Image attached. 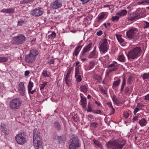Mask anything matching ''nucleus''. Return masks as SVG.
Here are the masks:
<instances>
[{"instance_id": "nucleus-24", "label": "nucleus", "mask_w": 149, "mask_h": 149, "mask_svg": "<svg viewBox=\"0 0 149 149\" xmlns=\"http://www.w3.org/2000/svg\"><path fill=\"white\" fill-rule=\"evenodd\" d=\"M64 81H65L67 86H69L71 85L72 79L70 77H65L64 79Z\"/></svg>"}, {"instance_id": "nucleus-8", "label": "nucleus", "mask_w": 149, "mask_h": 149, "mask_svg": "<svg viewBox=\"0 0 149 149\" xmlns=\"http://www.w3.org/2000/svg\"><path fill=\"white\" fill-rule=\"evenodd\" d=\"M141 49L139 47H136L129 52L127 56L128 58L135 59L137 58L140 53Z\"/></svg>"}, {"instance_id": "nucleus-16", "label": "nucleus", "mask_w": 149, "mask_h": 149, "mask_svg": "<svg viewBox=\"0 0 149 149\" xmlns=\"http://www.w3.org/2000/svg\"><path fill=\"white\" fill-rule=\"evenodd\" d=\"M0 12L6 13H14V9L12 8L7 9H3L0 11Z\"/></svg>"}, {"instance_id": "nucleus-28", "label": "nucleus", "mask_w": 149, "mask_h": 149, "mask_svg": "<svg viewBox=\"0 0 149 149\" xmlns=\"http://www.w3.org/2000/svg\"><path fill=\"white\" fill-rule=\"evenodd\" d=\"M125 79L124 77H123V81L121 85V88L120 89V92H122L123 91L125 86Z\"/></svg>"}, {"instance_id": "nucleus-37", "label": "nucleus", "mask_w": 149, "mask_h": 149, "mask_svg": "<svg viewBox=\"0 0 149 149\" xmlns=\"http://www.w3.org/2000/svg\"><path fill=\"white\" fill-rule=\"evenodd\" d=\"M93 110H92V105L91 104L89 103L88 105V109L87 111L88 112H93Z\"/></svg>"}, {"instance_id": "nucleus-50", "label": "nucleus", "mask_w": 149, "mask_h": 149, "mask_svg": "<svg viewBox=\"0 0 149 149\" xmlns=\"http://www.w3.org/2000/svg\"><path fill=\"white\" fill-rule=\"evenodd\" d=\"M100 91H102V92L105 94H106L107 93V90H106L105 89L103 88L102 87H100Z\"/></svg>"}, {"instance_id": "nucleus-4", "label": "nucleus", "mask_w": 149, "mask_h": 149, "mask_svg": "<svg viewBox=\"0 0 149 149\" xmlns=\"http://www.w3.org/2000/svg\"><path fill=\"white\" fill-rule=\"evenodd\" d=\"M22 101L19 98H15L9 102V107L11 109L17 110L19 109L22 105Z\"/></svg>"}, {"instance_id": "nucleus-39", "label": "nucleus", "mask_w": 149, "mask_h": 149, "mask_svg": "<svg viewBox=\"0 0 149 149\" xmlns=\"http://www.w3.org/2000/svg\"><path fill=\"white\" fill-rule=\"evenodd\" d=\"M47 82H43L42 84H41L40 85V90H42L44 89L45 86L47 85Z\"/></svg>"}, {"instance_id": "nucleus-61", "label": "nucleus", "mask_w": 149, "mask_h": 149, "mask_svg": "<svg viewBox=\"0 0 149 149\" xmlns=\"http://www.w3.org/2000/svg\"><path fill=\"white\" fill-rule=\"evenodd\" d=\"M30 73V72L29 71L26 70L25 71L24 73V75L25 76H26L29 75Z\"/></svg>"}, {"instance_id": "nucleus-32", "label": "nucleus", "mask_w": 149, "mask_h": 149, "mask_svg": "<svg viewBox=\"0 0 149 149\" xmlns=\"http://www.w3.org/2000/svg\"><path fill=\"white\" fill-rule=\"evenodd\" d=\"M81 91L84 93H86L87 91V88L86 86L83 85L81 86L80 88Z\"/></svg>"}, {"instance_id": "nucleus-27", "label": "nucleus", "mask_w": 149, "mask_h": 149, "mask_svg": "<svg viewBox=\"0 0 149 149\" xmlns=\"http://www.w3.org/2000/svg\"><path fill=\"white\" fill-rule=\"evenodd\" d=\"M128 19L129 21H135L138 19L137 18V16L136 15H135L134 16H130L128 17Z\"/></svg>"}, {"instance_id": "nucleus-21", "label": "nucleus", "mask_w": 149, "mask_h": 149, "mask_svg": "<svg viewBox=\"0 0 149 149\" xmlns=\"http://www.w3.org/2000/svg\"><path fill=\"white\" fill-rule=\"evenodd\" d=\"M139 123L141 127H143L146 125L148 122L145 118H143L140 120Z\"/></svg>"}, {"instance_id": "nucleus-11", "label": "nucleus", "mask_w": 149, "mask_h": 149, "mask_svg": "<svg viewBox=\"0 0 149 149\" xmlns=\"http://www.w3.org/2000/svg\"><path fill=\"white\" fill-rule=\"evenodd\" d=\"M62 5V2L61 0H56L51 3L50 7L51 9H56L60 8Z\"/></svg>"}, {"instance_id": "nucleus-13", "label": "nucleus", "mask_w": 149, "mask_h": 149, "mask_svg": "<svg viewBox=\"0 0 149 149\" xmlns=\"http://www.w3.org/2000/svg\"><path fill=\"white\" fill-rule=\"evenodd\" d=\"M18 90L20 94L22 96H24L26 91V88L24 85V83L20 82L18 85Z\"/></svg>"}, {"instance_id": "nucleus-20", "label": "nucleus", "mask_w": 149, "mask_h": 149, "mask_svg": "<svg viewBox=\"0 0 149 149\" xmlns=\"http://www.w3.org/2000/svg\"><path fill=\"white\" fill-rule=\"evenodd\" d=\"M116 37L118 42L121 44V45L123 46H125V42L124 40L121 37V36L119 35H116Z\"/></svg>"}, {"instance_id": "nucleus-29", "label": "nucleus", "mask_w": 149, "mask_h": 149, "mask_svg": "<svg viewBox=\"0 0 149 149\" xmlns=\"http://www.w3.org/2000/svg\"><path fill=\"white\" fill-rule=\"evenodd\" d=\"M141 77L144 80L149 79V72L144 73L141 75Z\"/></svg>"}, {"instance_id": "nucleus-25", "label": "nucleus", "mask_w": 149, "mask_h": 149, "mask_svg": "<svg viewBox=\"0 0 149 149\" xmlns=\"http://www.w3.org/2000/svg\"><path fill=\"white\" fill-rule=\"evenodd\" d=\"M48 33L49 34L48 36V38L49 39L54 38L56 36V33L55 31H49Z\"/></svg>"}, {"instance_id": "nucleus-46", "label": "nucleus", "mask_w": 149, "mask_h": 149, "mask_svg": "<svg viewBox=\"0 0 149 149\" xmlns=\"http://www.w3.org/2000/svg\"><path fill=\"white\" fill-rule=\"evenodd\" d=\"M137 18H138V19L141 18H143L145 17L146 15L145 14H137Z\"/></svg>"}, {"instance_id": "nucleus-57", "label": "nucleus", "mask_w": 149, "mask_h": 149, "mask_svg": "<svg viewBox=\"0 0 149 149\" xmlns=\"http://www.w3.org/2000/svg\"><path fill=\"white\" fill-rule=\"evenodd\" d=\"M107 104L108 105L109 107L110 108H111L113 107L112 104L111 102H107Z\"/></svg>"}, {"instance_id": "nucleus-49", "label": "nucleus", "mask_w": 149, "mask_h": 149, "mask_svg": "<svg viewBox=\"0 0 149 149\" xmlns=\"http://www.w3.org/2000/svg\"><path fill=\"white\" fill-rule=\"evenodd\" d=\"M25 24V22L24 20H20L18 21V25L19 26H22L23 24Z\"/></svg>"}, {"instance_id": "nucleus-31", "label": "nucleus", "mask_w": 149, "mask_h": 149, "mask_svg": "<svg viewBox=\"0 0 149 149\" xmlns=\"http://www.w3.org/2000/svg\"><path fill=\"white\" fill-rule=\"evenodd\" d=\"M8 60V59L7 57L4 56L0 57V63L6 62H7Z\"/></svg>"}, {"instance_id": "nucleus-9", "label": "nucleus", "mask_w": 149, "mask_h": 149, "mask_svg": "<svg viewBox=\"0 0 149 149\" xmlns=\"http://www.w3.org/2000/svg\"><path fill=\"white\" fill-rule=\"evenodd\" d=\"M70 144L69 145L70 149H76L81 146L78 138L76 136H73Z\"/></svg>"}, {"instance_id": "nucleus-43", "label": "nucleus", "mask_w": 149, "mask_h": 149, "mask_svg": "<svg viewBox=\"0 0 149 149\" xmlns=\"http://www.w3.org/2000/svg\"><path fill=\"white\" fill-rule=\"evenodd\" d=\"M112 98L113 101L116 104H118V101L115 95H113Z\"/></svg>"}, {"instance_id": "nucleus-26", "label": "nucleus", "mask_w": 149, "mask_h": 149, "mask_svg": "<svg viewBox=\"0 0 149 149\" xmlns=\"http://www.w3.org/2000/svg\"><path fill=\"white\" fill-rule=\"evenodd\" d=\"M61 126L59 123L57 122H55L54 123V127L58 131L61 130Z\"/></svg>"}, {"instance_id": "nucleus-41", "label": "nucleus", "mask_w": 149, "mask_h": 149, "mask_svg": "<svg viewBox=\"0 0 149 149\" xmlns=\"http://www.w3.org/2000/svg\"><path fill=\"white\" fill-rule=\"evenodd\" d=\"M144 22L145 23L144 24H143V28L144 29H147L149 27V22L146 21H144Z\"/></svg>"}, {"instance_id": "nucleus-2", "label": "nucleus", "mask_w": 149, "mask_h": 149, "mask_svg": "<svg viewBox=\"0 0 149 149\" xmlns=\"http://www.w3.org/2000/svg\"><path fill=\"white\" fill-rule=\"evenodd\" d=\"M40 132L37 129H35L33 133V143L36 149H43L42 141L40 140Z\"/></svg>"}, {"instance_id": "nucleus-40", "label": "nucleus", "mask_w": 149, "mask_h": 149, "mask_svg": "<svg viewBox=\"0 0 149 149\" xmlns=\"http://www.w3.org/2000/svg\"><path fill=\"white\" fill-rule=\"evenodd\" d=\"M94 143L97 146L100 147L102 145L101 143L97 140L95 139H94L93 140Z\"/></svg>"}, {"instance_id": "nucleus-15", "label": "nucleus", "mask_w": 149, "mask_h": 149, "mask_svg": "<svg viewBox=\"0 0 149 149\" xmlns=\"http://www.w3.org/2000/svg\"><path fill=\"white\" fill-rule=\"evenodd\" d=\"M92 45V43H90L88 45L84 47L81 54V56H83L86 53L88 52L90 50Z\"/></svg>"}, {"instance_id": "nucleus-64", "label": "nucleus", "mask_w": 149, "mask_h": 149, "mask_svg": "<svg viewBox=\"0 0 149 149\" xmlns=\"http://www.w3.org/2000/svg\"><path fill=\"white\" fill-rule=\"evenodd\" d=\"M132 79V77L131 76H130L128 78V82L130 83L131 82Z\"/></svg>"}, {"instance_id": "nucleus-55", "label": "nucleus", "mask_w": 149, "mask_h": 149, "mask_svg": "<svg viewBox=\"0 0 149 149\" xmlns=\"http://www.w3.org/2000/svg\"><path fill=\"white\" fill-rule=\"evenodd\" d=\"M124 117L126 118H127L129 117V114L127 112H125L124 113Z\"/></svg>"}, {"instance_id": "nucleus-59", "label": "nucleus", "mask_w": 149, "mask_h": 149, "mask_svg": "<svg viewBox=\"0 0 149 149\" xmlns=\"http://www.w3.org/2000/svg\"><path fill=\"white\" fill-rule=\"evenodd\" d=\"M111 109V112L110 113V114H113L115 112V109L113 108V107Z\"/></svg>"}, {"instance_id": "nucleus-38", "label": "nucleus", "mask_w": 149, "mask_h": 149, "mask_svg": "<svg viewBox=\"0 0 149 149\" xmlns=\"http://www.w3.org/2000/svg\"><path fill=\"white\" fill-rule=\"evenodd\" d=\"M120 82V80L118 79L116 81L113 82V86L114 87H116L118 86Z\"/></svg>"}, {"instance_id": "nucleus-58", "label": "nucleus", "mask_w": 149, "mask_h": 149, "mask_svg": "<svg viewBox=\"0 0 149 149\" xmlns=\"http://www.w3.org/2000/svg\"><path fill=\"white\" fill-rule=\"evenodd\" d=\"M71 71L70 70H69L67 73L65 77H70V73Z\"/></svg>"}, {"instance_id": "nucleus-30", "label": "nucleus", "mask_w": 149, "mask_h": 149, "mask_svg": "<svg viewBox=\"0 0 149 149\" xmlns=\"http://www.w3.org/2000/svg\"><path fill=\"white\" fill-rule=\"evenodd\" d=\"M58 140L59 143L61 144L64 143L65 139L64 137L61 136L58 137Z\"/></svg>"}, {"instance_id": "nucleus-60", "label": "nucleus", "mask_w": 149, "mask_h": 149, "mask_svg": "<svg viewBox=\"0 0 149 149\" xmlns=\"http://www.w3.org/2000/svg\"><path fill=\"white\" fill-rule=\"evenodd\" d=\"M129 88L127 87H125V93H128L129 92Z\"/></svg>"}, {"instance_id": "nucleus-6", "label": "nucleus", "mask_w": 149, "mask_h": 149, "mask_svg": "<svg viewBox=\"0 0 149 149\" xmlns=\"http://www.w3.org/2000/svg\"><path fill=\"white\" fill-rule=\"evenodd\" d=\"M99 49L102 54L107 52L109 47L107 39L105 38L103 39L99 43Z\"/></svg>"}, {"instance_id": "nucleus-34", "label": "nucleus", "mask_w": 149, "mask_h": 149, "mask_svg": "<svg viewBox=\"0 0 149 149\" xmlns=\"http://www.w3.org/2000/svg\"><path fill=\"white\" fill-rule=\"evenodd\" d=\"M118 59L120 61L124 62L125 60V57L123 55H121L118 56Z\"/></svg>"}, {"instance_id": "nucleus-5", "label": "nucleus", "mask_w": 149, "mask_h": 149, "mask_svg": "<svg viewBox=\"0 0 149 149\" xmlns=\"http://www.w3.org/2000/svg\"><path fill=\"white\" fill-rule=\"evenodd\" d=\"M38 52L36 50H31L30 53L27 54L25 56V61L28 63H31L34 61L36 56L38 55Z\"/></svg>"}, {"instance_id": "nucleus-18", "label": "nucleus", "mask_w": 149, "mask_h": 149, "mask_svg": "<svg viewBox=\"0 0 149 149\" xmlns=\"http://www.w3.org/2000/svg\"><path fill=\"white\" fill-rule=\"evenodd\" d=\"M98 55V52H96L95 48V47L93 50L90 53L88 56V58H91L93 57H97Z\"/></svg>"}, {"instance_id": "nucleus-7", "label": "nucleus", "mask_w": 149, "mask_h": 149, "mask_svg": "<svg viewBox=\"0 0 149 149\" xmlns=\"http://www.w3.org/2000/svg\"><path fill=\"white\" fill-rule=\"evenodd\" d=\"M26 134L24 132L19 133L15 137L17 143L19 145H23L26 143Z\"/></svg>"}, {"instance_id": "nucleus-23", "label": "nucleus", "mask_w": 149, "mask_h": 149, "mask_svg": "<svg viewBox=\"0 0 149 149\" xmlns=\"http://www.w3.org/2000/svg\"><path fill=\"white\" fill-rule=\"evenodd\" d=\"M127 13L126 10H123L117 13L116 15L119 16L120 17L125 15Z\"/></svg>"}, {"instance_id": "nucleus-52", "label": "nucleus", "mask_w": 149, "mask_h": 149, "mask_svg": "<svg viewBox=\"0 0 149 149\" xmlns=\"http://www.w3.org/2000/svg\"><path fill=\"white\" fill-rule=\"evenodd\" d=\"M1 128L3 130V132L4 134L6 135H8V132L7 131H5V130L3 131V129H4V127H3V126L2 125V124L1 125Z\"/></svg>"}, {"instance_id": "nucleus-47", "label": "nucleus", "mask_w": 149, "mask_h": 149, "mask_svg": "<svg viewBox=\"0 0 149 149\" xmlns=\"http://www.w3.org/2000/svg\"><path fill=\"white\" fill-rule=\"evenodd\" d=\"M138 3L139 4H142L145 3H147L149 4V0H144L142 1L138 2Z\"/></svg>"}, {"instance_id": "nucleus-10", "label": "nucleus", "mask_w": 149, "mask_h": 149, "mask_svg": "<svg viewBox=\"0 0 149 149\" xmlns=\"http://www.w3.org/2000/svg\"><path fill=\"white\" fill-rule=\"evenodd\" d=\"M26 38L25 36L22 34H19L13 38L14 43L17 45L23 43L26 41Z\"/></svg>"}, {"instance_id": "nucleus-33", "label": "nucleus", "mask_w": 149, "mask_h": 149, "mask_svg": "<svg viewBox=\"0 0 149 149\" xmlns=\"http://www.w3.org/2000/svg\"><path fill=\"white\" fill-rule=\"evenodd\" d=\"M116 68H114L112 69L108 70L106 72V75H108L109 74L112 72L116 71Z\"/></svg>"}, {"instance_id": "nucleus-1", "label": "nucleus", "mask_w": 149, "mask_h": 149, "mask_svg": "<svg viewBox=\"0 0 149 149\" xmlns=\"http://www.w3.org/2000/svg\"><path fill=\"white\" fill-rule=\"evenodd\" d=\"M125 143L122 139H117L109 141L107 144V147L112 149H122Z\"/></svg>"}, {"instance_id": "nucleus-12", "label": "nucleus", "mask_w": 149, "mask_h": 149, "mask_svg": "<svg viewBox=\"0 0 149 149\" xmlns=\"http://www.w3.org/2000/svg\"><path fill=\"white\" fill-rule=\"evenodd\" d=\"M43 13L42 9L40 8H36L31 12L32 14L36 17H38L41 16Z\"/></svg>"}, {"instance_id": "nucleus-35", "label": "nucleus", "mask_w": 149, "mask_h": 149, "mask_svg": "<svg viewBox=\"0 0 149 149\" xmlns=\"http://www.w3.org/2000/svg\"><path fill=\"white\" fill-rule=\"evenodd\" d=\"M42 75L45 77H49V75L48 74V72L47 70H43L42 73Z\"/></svg>"}, {"instance_id": "nucleus-63", "label": "nucleus", "mask_w": 149, "mask_h": 149, "mask_svg": "<svg viewBox=\"0 0 149 149\" xmlns=\"http://www.w3.org/2000/svg\"><path fill=\"white\" fill-rule=\"evenodd\" d=\"M138 117L136 116H134L133 118V120L134 121H136L138 120Z\"/></svg>"}, {"instance_id": "nucleus-36", "label": "nucleus", "mask_w": 149, "mask_h": 149, "mask_svg": "<svg viewBox=\"0 0 149 149\" xmlns=\"http://www.w3.org/2000/svg\"><path fill=\"white\" fill-rule=\"evenodd\" d=\"M105 15V14L104 13H102L100 14L98 18V21L99 22L100 21L103 19Z\"/></svg>"}, {"instance_id": "nucleus-54", "label": "nucleus", "mask_w": 149, "mask_h": 149, "mask_svg": "<svg viewBox=\"0 0 149 149\" xmlns=\"http://www.w3.org/2000/svg\"><path fill=\"white\" fill-rule=\"evenodd\" d=\"M144 100L149 101V94H148L144 96Z\"/></svg>"}, {"instance_id": "nucleus-51", "label": "nucleus", "mask_w": 149, "mask_h": 149, "mask_svg": "<svg viewBox=\"0 0 149 149\" xmlns=\"http://www.w3.org/2000/svg\"><path fill=\"white\" fill-rule=\"evenodd\" d=\"M90 0H80V1L82 2V4L83 5H84L89 2Z\"/></svg>"}, {"instance_id": "nucleus-3", "label": "nucleus", "mask_w": 149, "mask_h": 149, "mask_svg": "<svg viewBox=\"0 0 149 149\" xmlns=\"http://www.w3.org/2000/svg\"><path fill=\"white\" fill-rule=\"evenodd\" d=\"M138 32V30L136 28L132 27L126 32V35L128 38L134 42H136L138 41L140 38Z\"/></svg>"}, {"instance_id": "nucleus-53", "label": "nucleus", "mask_w": 149, "mask_h": 149, "mask_svg": "<svg viewBox=\"0 0 149 149\" xmlns=\"http://www.w3.org/2000/svg\"><path fill=\"white\" fill-rule=\"evenodd\" d=\"M140 110V109L139 108L136 107V108L133 111V113L134 115H135L136 113L138 112L139 110Z\"/></svg>"}, {"instance_id": "nucleus-22", "label": "nucleus", "mask_w": 149, "mask_h": 149, "mask_svg": "<svg viewBox=\"0 0 149 149\" xmlns=\"http://www.w3.org/2000/svg\"><path fill=\"white\" fill-rule=\"evenodd\" d=\"M82 46L80 45H78L75 48L74 51L73 52V55L77 56L79 53L80 50L81 49Z\"/></svg>"}, {"instance_id": "nucleus-62", "label": "nucleus", "mask_w": 149, "mask_h": 149, "mask_svg": "<svg viewBox=\"0 0 149 149\" xmlns=\"http://www.w3.org/2000/svg\"><path fill=\"white\" fill-rule=\"evenodd\" d=\"M54 61L53 59H50L49 61L48 62V63L50 64H53L54 63Z\"/></svg>"}, {"instance_id": "nucleus-45", "label": "nucleus", "mask_w": 149, "mask_h": 149, "mask_svg": "<svg viewBox=\"0 0 149 149\" xmlns=\"http://www.w3.org/2000/svg\"><path fill=\"white\" fill-rule=\"evenodd\" d=\"M119 18L120 17L118 15L113 16L112 17V20L113 21H117L119 20Z\"/></svg>"}, {"instance_id": "nucleus-17", "label": "nucleus", "mask_w": 149, "mask_h": 149, "mask_svg": "<svg viewBox=\"0 0 149 149\" xmlns=\"http://www.w3.org/2000/svg\"><path fill=\"white\" fill-rule=\"evenodd\" d=\"M81 100L80 104L84 108H86L87 102L86 100V98L83 97L82 96H81Z\"/></svg>"}, {"instance_id": "nucleus-48", "label": "nucleus", "mask_w": 149, "mask_h": 149, "mask_svg": "<svg viewBox=\"0 0 149 149\" xmlns=\"http://www.w3.org/2000/svg\"><path fill=\"white\" fill-rule=\"evenodd\" d=\"M31 0H23L20 1V3L22 4H25L30 2Z\"/></svg>"}, {"instance_id": "nucleus-44", "label": "nucleus", "mask_w": 149, "mask_h": 149, "mask_svg": "<svg viewBox=\"0 0 149 149\" xmlns=\"http://www.w3.org/2000/svg\"><path fill=\"white\" fill-rule=\"evenodd\" d=\"M93 112L94 114H102V111L100 109L94 110Z\"/></svg>"}, {"instance_id": "nucleus-42", "label": "nucleus", "mask_w": 149, "mask_h": 149, "mask_svg": "<svg viewBox=\"0 0 149 149\" xmlns=\"http://www.w3.org/2000/svg\"><path fill=\"white\" fill-rule=\"evenodd\" d=\"M95 63L93 61H91L89 64V68L90 69H92L94 66Z\"/></svg>"}, {"instance_id": "nucleus-14", "label": "nucleus", "mask_w": 149, "mask_h": 149, "mask_svg": "<svg viewBox=\"0 0 149 149\" xmlns=\"http://www.w3.org/2000/svg\"><path fill=\"white\" fill-rule=\"evenodd\" d=\"M33 86V82H32L30 80L27 86L28 91L29 94H33L34 93L36 92V90L35 89L32 91Z\"/></svg>"}, {"instance_id": "nucleus-56", "label": "nucleus", "mask_w": 149, "mask_h": 149, "mask_svg": "<svg viewBox=\"0 0 149 149\" xmlns=\"http://www.w3.org/2000/svg\"><path fill=\"white\" fill-rule=\"evenodd\" d=\"M102 34V31L101 30H100L99 31H97L96 33L97 35L99 36H101Z\"/></svg>"}, {"instance_id": "nucleus-19", "label": "nucleus", "mask_w": 149, "mask_h": 149, "mask_svg": "<svg viewBox=\"0 0 149 149\" xmlns=\"http://www.w3.org/2000/svg\"><path fill=\"white\" fill-rule=\"evenodd\" d=\"M75 77L78 82H80L82 81V79L81 75L79 74V73L78 70H75Z\"/></svg>"}]
</instances>
